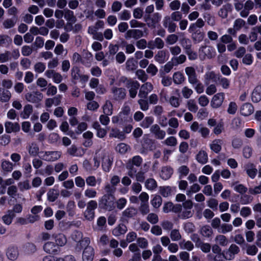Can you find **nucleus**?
I'll use <instances>...</instances> for the list:
<instances>
[{
    "mask_svg": "<svg viewBox=\"0 0 261 261\" xmlns=\"http://www.w3.org/2000/svg\"><path fill=\"white\" fill-rule=\"evenodd\" d=\"M94 252L93 248L91 246H87L83 252V261H92L94 257Z\"/></svg>",
    "mask_w": 261,
    "mask_h": 261,
    "instance_id": "obj_21",
    "label": "nucleus"
},
{
    "mask_svg": "<svg viewBox=\"0 0 261 261\" xmlns=\"http://www.w3.org/2000/svg\"><path fill=\"white\" fill-rule=\"evenodd\" d=\"M240 252V248L235 244H231L228 249L223 252L224 257L227 260L234 258L236 254Z\"/></svg>",
    "mask_w": 261,
    "mask_h": 261,
    "instance_id": "obj_8",
    "label": "nucleus"
},
{
    "mask_svg": "<svg viewBox=\"0 0 261 261\" xmlns=\"http://www.w3.org/2000/svg\"><path fill=\"white\" fill-rule=\"evenodd\" d=\"M187 106L188 110L192 112L195 113L198 110V106L194 99L189 100L187 102Z\"/></svg>",
    "mask_w": 261,
    "mask_h": 261,
    "instance_id": "obj_60",
    "label": "nucleus"
},
{
    "mask_svg": "<svg viewBox=\"0 0 261 261\" xmlns=\"http://www.w3.org/2000/svg\"><path fill=\"white\" fill-rule=\"evenodd\" d=\"M110 137L118 138L120 139H123L124 138V134L123 132H120L117 128H112L111 133H110Z\"/></svg>",
    "mask_w": 261,
    "mask_h": 261,
    "instance_id": "obj_57",
    "label": "nucleus"
},
{
    "mask_svg": "<svg viewBox=\"0 0 261 261\" xmlns=\"http://www.w3.org/2000/svg\"><path fill=\"white\" fill-rule=\"evenodd\" d=\"M254 111L253 106L249 103L244 104L241 108L240 112L242 115L247 116L251 115Z\"/></svg>",
    "mask_w": 261,
    "mask_h": 261,
    "instance_id": "obj_28",
    "label": "nucleus"
},
{
    "mask_svg": "<svg viewBox=\"0 0 261 261\" xmlns=\"http://www.w3.org/2000/svg\"><path fill=\"white\" fill-rule=\"evenodd\" d=\"M145 99V98H140V99L138 100V103L140 106L141 110L143 111H146L149 109L148 102Z\"/></svg>",
    "mask_w": 261,
    "mask_h": 261,
    "instance_id": "obj_62",
    "label": "nucleus"
},
{
    "mask_svg": "<svg viewBox=\"0 0 261 261\" xmlns=\"http://www.w3.org/2000/svg\"><path fill=\"white\" fill-rule=\"evenodd\" d=\"M45 65L41 62H38L34 65V70L36 72L40 73L44 71Z\"/></svg>",
    "mask_w": 261,
    "mask_h": 261,
    "instance_id": "obj_64",
    "label": "nucleus"
},
{
    "mask_svg": "<svg viewBox=\"0 0 261 261\" xmlns=\"http://www.w3.org/2000/svg\"><path fill=\"white\" fill-rule=\"evenodd\" d=\"M130 149L129 146L125 143H121L116 147V150L120 154H125Z\"/></svg>",
    "mask_w": 261,
    "mask_h": 261,
    "instance_id": "obj_53",
    "label": "nucleus"
},
{
    "mask_svg": "<svg viewBox=\"0 0 261 261\" xmlns=\"http://www.w3.org/2000/svg\"><path fill=\"white\" fill-rule=\"evenodd\" d=\"M145 187L149 190H152L156 188L157 184L156 181L153 178H149L145 181Z\"/></svg>",
    "mask_w": 261,
    "mask_h": 261,
    "instance_id": "obj_61",
    "label": "nucleus"
},
{
    "mask_svg": "<svg viewBox=\"0 0 261 261\" xmlns=\"http://www.w3.org/2000/svg\"><path fill=\"white\" fill-rule=\"evenodd\" d=\"M231 10V5L227 3L223 5L218 12V15L222 18H226L228 16V12Z\"/></svg>",
    "mask_w": 261,
    "mask_h": 261,
    "instance_id": "obj_35",
    "label": "nucleus"
},
{
    "mask_svg": "<svg viewBox=\"0 0 261 261\" xmlns=\"http://www.w3.org/2000/svg\"><path fill=\"white\" fill-rule=\"evenodd\" d=\"M12 42L11 38L6 34H0V46L8 47Z\"/></svg>",
    "mask_w": 261,
    "mask_h": 261,
    "instance_id": "obj_36",
    "label": "nucleus"
},
{
    "mask_svg": "<svg viewBox=\"0 0 261 261\" xmlns=\"http://www.w3.org/2000/svg\"><path fill=\"white\" fill-rule=\"evenodd\" d=\"M182 217L184 218H189L192 216L191 209L193 206L192 202L190 200L186 201L182 204Z\"/></svg>",
    "mask_w": 261,
    "mask_h": 261,
    "instance_id": "obj_16",
    "label": "nucleus"
},
{
    "mask_svg": "<svg viewBox=\"0 0 261 261\" xmlns=\"http://www.w3.org/2000/svg\"><path fill=\"white\" fill-rule=\"evenodd\" d=\"M150 132L157 139L162 140L166 136L165 130L161 129L160 125L158 124L152 125L150 127Z\"/></svg>",
    "mask_w": 261,
    "mask_h": 261,
    "instance_id": "obj_9",
    "label": "nucleus"
},
{
    "mask_svg": "<svg viewBox=\"0 0 261 261\" xmlns=\"http://www.w3.org/2000/svg\"><path fill=\"white\" fill-rule=\"evenodd\" d=\"M11 97V92L7 89L0 88V100L2 102H8Z\"/></svg>",
    "mask_w": 261,
    "mask_h": 261,
    "instance_id": "obj_39",
    "label": "nucleus"
},
{
    "mask_svg": "<svg viewBox=\"0 0 261 261\" xmlns=\"http://www.w3.org/2000/svg\"><path fill=\"white\" fill-rule=\"evenodd\" d=\"M215 56L214 49L210 46H204L200 47L199 49V57L201 60L206 58L212 59Z\"/></svg>",
    "mask_w": 261,
    "mask_h": 261,
    "instance_id": "obj_4",
    "label": "nucleus"
},
{
    "mask_svg": "<svg viewBox=\"0 0 261 261\" xmlns=\"http://www.w3.org/2000/svg\"><path fill=\"white\" fill-rule=\"evenodd\" d=\"M64 16L70 23H74L76 21V18L74 16L73 12L68 9H64Z\"/></svg>",
    "mask_w": 261,
    "mask_h": 261,
    "instance_id": "obj_38",
    "label": "nucleus"
},
{
    "mask_svg": "<svg viewBox=\"0 0 261 261\" xmlns=\"http://www.w3.org/2000/svg\"><path fill=\"white\" fill-rule=\"evenodd\" d=\"M186 56L184 54H181L179 56L173 57V58L171 59V60L175 64V66H177L185 63L186 61Z\"/></svg>",
    "mask_w": 261,
    "mask_h": 261,
    "instance_id": "obj_54",
    "label": "nucleus"
},
{
    "mask_svg": "<svg viewBox=\"0 0 261 261\" xmlns=\"http://www.w3.org/2000/svg\"><path fill=\"white\" fill-rule=\"evenodd\" d=\"M192 33V38L196 43H199L202 41L204 37V33L200 30H195V31H189Z\"/></svg>",
    "mask_w": 261,
    "mask_h": 261,
    "instance_id": "obj_23",
    "label": "nucleus"
},
{
    "mask_svg": "<svg viewBox=\"0 0 261 261\" xmlns=\"http://www.w3.org/2000/svg\"><path fill=\"white\" fill-rule=\"evenodd\" d=\"M67 153L73 156L81 157L85 154L84 149L79 148L75 145H72L67 149Z\"/></svg>",
    "mask_w": 261,
    "mask_h": 261,
    "instance_id": "obj_19",
    "label": "nucleus"
},
{
    "mask_svg": "<svg viewBox=\"0 0 261 261\" xmlns=\"http://www.w3.org/2000/svg\"><path fill=\"white\" fill-rule=\"evenodd\" d=\"M119 115L121 122L128 121L130 119V108L129 106L124 105Z\"/></svg>",
    "mask_w": 261,
    "mask_h": 261,
    "instance_id": "obj_12",
    "label": "nucleus"
},
{
    "mask_svg": "<svg viewBox=\"0 0 261 261\" xmlns=\"http://www.w3.org/2000/svg\"><path fill=\"white\" fill-rule=\"evenodd\" d=\"M145 172L143 170H140L138 172V169L136 170V171L133 172H127L128 175L132 178H136V179L138 181L143 182L145 179Z\"/></svg>",
    "mask_w": 261,
    "mask_h": 261,
    "instance_id": "obj_22",
    "label": "nucleus"
},
{
    "mask_svg": "<svg viewBox=\"0 0 261 261\" xmlns=\"http://www.w3.org/2000/svg\"><path fill=\"white\" fill-rule=\"evenodd\" d=\"M143 159L140 155H135L129 159L126 164V168L128 172L136 171L137 168L140 167Z\"/></svg>",
    "mask_w": 261,
    "mask_h": 261,
    "instance_id": "obj_3",
    "label": "nucleus"
},
{
    "mask_svg": "<svg viewBox=\"0 0 261 261\" xmlns=\"http://www.w3.org/2000/svg\"><path fill=\"white\" fill-rule=\"evenodd\" d=\"M168 102L171 106L174 108H178L180 104L179 97L175 96H170L169 98Z\"/></svg>",
    "mask_w": 261,
    "mask_h": 261,
    "instance_id": "obj_59",
    "label": "nucleus"
},
{
    "mask_svg": "<svg viewBox=\"0 0 261 261\" xmlns=\"http://www.w3.org/2000/svg\"><path fill=\"white\" fill-rule=\"evenodd\" d=\"M233 229L232 225L230 224L223 223L220 226L218 232L223 234L231 232Z\"/></svg>",
    "mask_w": 261,
    "mask_h": 261,
    "instance_id": "obj_47",
    "label": "nucleus"
},
{
    "mask_svg": "<svg viewBox=\"0 0 261 261\" xmlns=\"http://www.w3.org/2000/svg\"><path fill=\"white\" fill-rule=\"evenodd\" d=\"M44 250L48 253H54L58 251L59 248L51 242H47L43 246Z\"/></svg>",
    "mask_w": 261,
    "mask_h": 261,
    "instance_id": "obj_30",
    "label": "nucleus"
},
{
    "mask_svg": "<svg viewBox=\"0 0 261 261\" xmlns=\"http://www.w3.org/2000/svg\"><path fill=\"white\" fill-rule=\"evenodd\" d=\"M143 36V32L142 31L138 29H133L128 30L125 34V38L126 39L130 38H134L135 39H138Z\"/></svg>",
    "mask_w": 261,
    "mask_h": 261,
    "instance_id": "obj_18",
    "label": "nucleus"
},
{
    "mask_svg": "<svg viewBox=\"0 0 261 261\" xmlns=\"http://www.w3.org/2000/svg\"><path fill=\"white\" fill-rule=\"evenodd\" d=\"M13 164L11 162L3 160L1 163L2 171L4 174H7L11 172L13 169Z\"/></svg>",
    "mask_w": 261,
    "mask_h": 261,
    "instance_id": "obj_29",
    "label": "nucleus"
},
{
    "mask_svg": "<svg viewBox=\"0 0 261 261\" xmlns=\"http://www.w3.org/2000/svg\"><path fill=\"white\" fill-rule=\"evenodd\" d=\"M205 22L202 18H198L195 23H192L189 28V31H195L197 28H201L204 25Z\"/></svg>",
    "mask_w": 261,
    "mask_h": 261,
    "instance_id": "obj_48",
    "label": "nucleus"
},
{
    "mask_svg": "<svg viewBox=\"0 0 261 261\" xmlns=\"http://www.w3.org/2000/svg\"><path fill=\"white\" fill-rule=\"evenodd\" d=\"M62 96L57 95L53 98H48L45 100V106L46 108H50L52 106H59L61 103Z\"/></svg>",
    "mask_w": 261,
    "mask_h": 261,
    "instance_id": "obj_20",
    "label": "nucleus"
},
{
    "mask_svg": "<svg viewBox=\"0 0 261 261\" xmlns=\"http://www.w3.org/2000/svg\"><path fill=\"white\" fill-rule=\"evenodd\" d=\"M97 207V203L94 201H91L84 213L85 219L88 221H92L94 218V210Z\"/></svg>",
    "mask_w": 261,
    "mask_h": 261,
    "instance_id": "obj_5",
    "label": "nucleus"
},
{
    "mask_svg": "<svg viewBox=\"0 0 261 261\" xmlns=\"http://www.w3.org/2000/svg\"><path fill=\"white\" fill-rule=\"evenodd\" d=\"M170 237L173 241H178L181 239V235L179 230L176 229H172L171 231Z\"/></svg>",
    "mask_w": 261,
    "mask_h": 261,
    "instance_id": "obj_58",
    "label": "nucleus"
},
{
    "mask_svg": "<svg viewBox=\"0 0 261 261\" xmlns=\"http://www.w3.org/2000/svg\"><path fill=\"white\" fill-rule=\"evenodd\" d=\"M15 214L11 210H9L7 214L2 217L4 223L7 225H10L15 217Z\"/></svg>",
    "mask_w": 261,
    "mask_h": 261,
    "instance_id": "obj_43",
    "label": "nucleus"
},
{
    "mask_svg": "<svg viewBox=\"0 0 261 261\" xmlns=\"http://www.w3.org/2000/svg\"><path fill=\"white\" fill-rule=\"evenodd\" d=\"M26 100L32 103H38L43 98L42 93L39 91L27 93L25 95Z\"/></svg>",
    "mask_w": 261,
    "mask_h": 261,
    "instance_id": "obj_7",
    "label": "nucleus"
},
{
    "mask_svg": "<svg viewBox=\"0 0 261 261\" xmlns=\"http://www.w3.org/2000/svg\"><path fill=\"white\" fill-rule=\"evenodd\" d=\"M136 75L138 79L142 82H145L148 79V75L144 70L142 69H138L136 71Z\"/></svg>",
    "mask_w": 261,
    "mask_h": 261,
    "instance_id": "obj_55",
    "label": "nucleus"
},
{
    "mask_svg": "<svg viewBox=\"0 0 261 261\" xmlns=\"http://www.w3.org/2000/svg\"><path fill=\"white\" fill-rule=\"evenodd\" d=\"M159 191L160 193L163 196L174 195L176 193V188L170 186L160 187Z\"/></svg>",
    "mask_w": 261,
    "mask_h": 261,
    "instance_id": "obj_31",
    "label": "nucleus"
},
{
    "mask_svg": "<svg viewBox=\"0 0 261 261\" xmlns=\"http://www.w3.org/2000/svg\"><path fill=\"white\" fill-rule=\"evenodd\" d=\"M155 60L160 64L164 63L166 61V52L162 50L158 51L154 56Z\"/></svg>",
    "mask_w": 261,
    "mask_h": 261,
    "instance_id": "obj_49",
    "label": "nucleus"
},
{
    "mask_svg": "<svg viewBox=\"0 0 261 261\" xmlns=\"http://www.w3.org/2000/svg\"><path fill=\"white\" fill-rule=\"evenodd\" d=\"M232 186L234 190L241 195L244 194L247 191V188L245 186L238 182L233 184Z\"/></svg>",
    "mask_w": 261,
    "mask_h": 261,
    "instance_id": "obj_51",
    "label": "nucleus"
},
{
    "mask_svg": "<svg viewBox=\"0 0 261 261\" xmlns=\"http://www.w3.org/2000/svg\"><path fill=\"white\" fill-rule=\"evenodd\" d=\"M6 132L7 133H11L13 132H18L20 129V126L18 123H12L7 121L5 124Z\"/></svg>",
    "mask_w": 261,
    "mask_h": 261,
    "instance_id": "obj_27",
    "label": "nucleus"
},
{
    "mask_svg": "<svg viewBox=\"0 0 261 261\" xmlns=\"http://www.w3.org/2000/svg\"><path fill=\"white\" fill-rule=\"evenodd\" d=\"M112 99L115 101L121 102L126 97V91L124 88L112 87L111 89Z\"/></svg>",
    "mask_w": 261,
    "mask_h": 261,
    "instance_id": "obj_1",
    "label": "nucleus"
},
{
    "mask_svg": "<svg viewBox=\"0 0 261 261\" xmlns=\"http://www.w3.org/2000/svg\"><path fill=\"white\" fill-rule=\"evenodd\" d=\"M127 231V228L124 224H120L113 230V234L115 236H119L125 233Z\"/></svg>",
    "mask_w": 261,
    "mask_h": 261,
    "instance_id": "obj_44",
    "label": "nucleus"
},
{
    "mask_svg": "<svg viewBox=\"0 0 261 261\" xmlns=\"http://www.w3.org/2000/svg\"><path fill=\"white\" fill-rule=\"evenodd\" d=\"M163 23L164 27L167 28L169 33H174L175 32L177 25L169 16L167 15L164 17Z\"/></svg>",
    "mask_w": 261,
    "mask_h": 261,
    "instance_id": "obj_10",
    "label": "nucleus"
},
{
    "mask_svg": "<svg viewBox=\"0 0 261 261\" xmlns=\"http://www.w3.org/2000/svg\"><path fill=\"white\" fill-rule=\"evenodd\" d=\"M224 93H219L215 94L212 98L211 100V106L214 108H218L220 107L224 100Z\"/></svg>",
    "mask_w": 261,
    "mask_h": 261,
    "instance_id": "obj_15",
    "label": "nucleus"
},
{
    "mask_svg": "<svg viewBox=\"0 0 261 261\" xmlns=\"http://www.w3.org/2000/svg\"><path fill=\"white\" fill-rule=\"evenodd\" d=\"M200 233L204 237L210 238L212 236L213 231L210 226L205 225L201 227Z\"/></svg>",
    "mask_w": 261,
    "mask_h": 261,
    "instance_id": "obj_45",
    "label": "nucleus"
},
{
    "mask_svg": "<svg viewBox=\"0 0 261 261\" xmlns=\"http://www.w3.org/2000/svg\"><path fill=\"white\" fill-rule=\"evenodd\" d=\"M6 255L9 259L12 260H16L19 255L17 248L14 246L9 247L7 249Z\"/></svg>",
    "mask_w": 261,
    "mask_h": 261,
    "instance_id": "obj_25",
    "label": "nucleus"
},
{
    "mask_svg": "<svg viewBox=\"0 0 261 261\" xmlns=\"http://www.w3.org/2000/svg\"><path fill=\"white\" fill-rule=\"evenodd\" d=\"M172 79L173 83L175 85H181L183 84L185 81L184 75L180 71H177L174 73Z\"/></svg>",
    "mask_w": 261,
    "mask_h": 261,
    "instance_id": "obj_33",
    "label": "nucleus"
},
{
    "mask_svg": "<svg viewBox=\"0 0 261 261\" xmlns=\"http://www.w3.org/2000/svg\"><path fill=\"white\" fill-rule=\"evenodd\" d=\"M197 161L201 164H205L208 161V155L206 152L204 150H201L196 155Z\"/></svg>",
    "mask_w": 261,
    "mask_h": 261,
    "instance_id": "obj_32",
    "label": "nucleus"
},
{
    "mask_svg": "<svg viewBox=\"0 0 261 261\" xmlns=\"http://www.w3.org/2000/svg\"><path fill=\"white\" fill-rule=\"evenodd\" d=\"M223 141L221 139H215L213 140L210 145L212 150L216 153H218L221 150Z\"/></svg>",
    "mask_w": 261,
    "mask_h": 261,
    "instance_id": "obj_26",
    "label": "nucleus"
},
{
    "mask_svg": "<svg viewBox=\"0 0 261 261\" xmlns=\"http://www.w3.org/2000/svg\"><path fill=\"white\" fill-rule=\"evenodd\" d=\"M56 245L59 247L64 246L67 242V239L64 234L58 233L54 236Z\"/></svg>",
    "mask_w": 261,
    "mask_h": 261,
    "instance_id": "obj_34",
    "label": "nucleus"
},
{
    "mask_svg": "<svg viewBox=\"0 0 261 261\" xmlns=\"http://www.w3.org/2000/svg\"><path fill=\"white\" fill-rule=\"evenodd\" d=\"M215 241L222 246H226L228 243L227 239L223 234L217 235L215 238Z\"/></svg>",
    "mask_w": 261,
    "mask_h": 261,
    "instance_id": "obj_52",
    "label": "nucleus"
},
{
    "mask_svg": "<svg viewBox=\"0 0 261 261\" xmlns=\"http://www.w3.org/2000/svg\"><path fill=\"white\" fill-rule=\"evenodd\" d=\"M252 100L257 102L261 100V86H257L252 93Z\"/></svg>",
    "mask_w": 261,
    "mask_h": 261,
    "instance_id": "obj_41",
    "label": "nucleus"
},
{
    "mask_svg": "<svg viewBox=\"0 0 261 261\" xmlns=\"http://www.w3.org/2000/svg\"><path fill=\"white\" fill-rule=\"evenodd\" d=\"M128 89L129 96L134 98L137 94L138 89L140 87V84L137 81H131L129 82L126 86Z\"/></svg>",
    "mask_w": 261,
    "mask_h": 261,
    "instance_id": "obj_13",
    "label": "nucleus"
},
{
    "mask_svg": "<svg viewBox=\"0 0 261 261\" xmlns=\"http://www.w3.org/2000/svg\"><path fill=\"white\" fill-rule=\"evenodd\" d=\"M164 41L159 37H156L153 40H150L148 42V47L150 49H153L155 48L158 49H162L164 47Z\"/></svg>",
    "mask_w": 261,
    "mask_h": 261,
    "instance_id": "obj_17",
    "label": "nucleus"
},
{
    "mask_svg": "<svg viewBox=\"0 0 261 261\" xmlns=\"http://www.w3.org/2000/svg\"><path fill=\"white\" fill-rule=\"evenodd\" d=\"M33 107L31 105H27L24 107L23 112L20 116L23 119H28L33 112Z\"/></svg>",
    "mask_w": 261,
    "mask_h": 261,
    "instance_id": "obj_42",
    "label": "nucleus"
},
{
    "mask_svg": "<svg viewBox=\"0 0 261 261\" xmlns=\"http://www.w3.org/2000/svg\"><path fill=\"white\" fill-rule=\"evenodd\" d=\"M61 155L60 151H47L45 152L42 156V159L46 161L53 162L59 159Z\"/></svg>",
    "mask_w": 261,
    "mask_h": 261,
    "instance_id": "obj_11",
    "label": "nucleus"
},
{
    "mask_svg": "<svg viewBox=\"0 0 261 261\" xmlns=\"http://www.w3.org/2000/svg\"><path fill=\"white\" fill-rule=\"evenodd\" d=\"M125 65L126 70L128 71H134L137 68V63L133 58H128Z\"/></svg>",
    "mask_w": 261,
    "mask_h": 261,
    "instance_id": "obj_37",
    "label": "nucleus"
},
{
    "mask_svg": "<svg viewBox=\"0 0 261 261\" xmlns=\"http://www.w3.org/2000/svg\"><path fill=\"white\" fill-rule=\"evenodd\" d=\"M178 39V37L175 34H171L168 35L166 39V42L169 45L175 44Z\"/></svg>",
    "mask_w": 261,
    "mask_h": 261,
    "instance_id": "obj_63",
    "label": "nucleus"
},
{
    "mask_svg": "<svg viewBox=\"0 0 261 261\" xmlns=\"http://www.w3.org/2000/svg\"><path fill=\"white\" fill-rule=\"evenodd\" d=\"M82 238L83 234L81 231H75L71 234V239L76 242H81L84 245H88L90 242V239L88 238Z\"/></svg>",
    "mask_w": 261,
    "mask_h": 261,
    "instance_id": "obj_14",
    "label": "nucleus"
},
{
    "mask_svg": "<svg viewBox=\"0 0 261 261\" xmlns=\"http://www.w3.org/2000/svg\"><path fill=\"white\" fill-rule=\"evenodd\" d=\"M218 77H219V76H218L214 71H208L205 74V80L206 82L208 83L210 82H217V80H218Z\"/></svg>",
    "mask_w": 261,
    "mask_h": 261,
    "instance_id": "obj_46",
    "label": "nucleus"
},
{
    "mask_svg": "<svg viewBox=\"0 0 261 261\" xmlns=\"http://www.w3.org/2000/svg\"><path fill=\"white\" fill-rule=\"evenodd\" d=\"M179 245L181 249L191 251L194 248L193 244L190 241L182 240L179 243Z\"/></svg>",
    "mask_w": 261,
    "mask_h": 261,
    "instance_id": "obj_40",
    "label": "nucleus"
},
{
    "mask_svg": "<svg viewBox=\"0 0 261 261\" xmlns=\"http://www.w3.org/2000/svg\"><path fill=\"white\" fill-rule=\"evenodd\" d=\"M99 157L102 160V167L106 172H109L113 162V158L105 150H102L99 153Z\"/></svg>",
    "mask_w": 261,
    "mask_h": 261,
    "instance_id": "obj_2",
    "label": "nucleus"
},
{
    "mask_svg": "<svg viewBox=\"0 0 261 261\" xmlns=\"http://www.w3.org/2000/svg\"><path fill=\"white\" fill-rule=\"evenodd\" d=\"M154 119L151 116L146 117L142 121L141 126L144 128H149L153 123Z\"/></svg>",
    "mask_w": 261,
    "mask_h": 261,
    "instance_id": "obj_56",
    "label": "nucleus"
},
{
    "mask_svg": "<svg viewBox=\"0 0 261 261\" xmlns=\"http://www.w3.org/2000/svg\"><path fill=\"white\" fill-rule=\"evenodd\" d=\"M113 105L110 100H107L103 107V111L107 115H111L113 113Z\"/></svg>",
    "mask_w": 261,
    "mask_h": 261,
    "instance_id": "obj_50",
    "label": "nucleus"
},
{
    "mask_svg": "<svg viewBox=\"0 0 261 261\" xmlns=\"http://www.w3.org/2000/svg\"><path fill=\"white\" fill-rule=\"evenodd\" d=\"M153 89V85L150 82H146L142 85L139 91L138 96L141 98H146L149 93Z\"/></svg>",
    "mask_w": 261,
    "mask_h": 261,
    "instance_id": "obj_6",
    "label": "nucleus"
},
{
    "mask_svg": "<svg viewBox=\"0 0 261 261\" xmlns=\"http://www.w3.org/2000/svg\"><path fill=\"white\" fill-rule=\"evenodd\" d=\"M173 172V169L170 166H164L162 168L160 176L164 180L170 178Z\"/></svg>",
    "mask_w": 261,
    "mask_h": 261,
    "instance_id": "obj_24",
    "label": "nucleus"
}]
</instances>
